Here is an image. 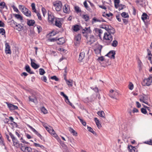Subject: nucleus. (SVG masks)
I'll return each instance as SVG.
<instances>
[{"label": "nucleus", "mask_w": 152, "mask_h": 152, "mask_svg": "<svg viewBox=\"0 0 152 152\" xmlns=\"http://www.w3.org/2000/svg\"><path fill=\"white\" fill-rule=\"evenodd\" d=\"M107 31L108 33L106 32L104 33L103 39L104 42L107 43V45H109L113 39L111 34H114L115 31L114 28L110 26Z\"/></svg>", "instance_id": "nucleus-1"}, {"label": "nucleus", "mask_w": 152, "mask_h": 152, "mask_svg": "<svg viewBox=\"0 0 152 152\" xmlns=\"http://www.w3.org/2000/svg\"><path fill=\"white\" fill-rule=\"evenodd\" d=\"M27 126L30 129L31 131H32L35 134L39 137L42 140L45 141L44 137H42L36 130L29 124H27Z\"/></svg>", "instance_id": "nucleus-2"}, {"label": "nucleus", "mask_w": 152, "mask_h": 152, "mask_svg": "<svg viewBox=\"0 0 152 152\" xmlns=\"http://www.w3.org/2000/svg\"><path fill=\"white\" fill-rule=\"evenodd\" d=\"M54 6L55 7L56 11H59L61 10L62 5L61 2L60 1H57L53 4Z\"/></svg>", "instance_id": "nucleus-3"}, {"label": "nucleus", "mask_w": 152, "mask_h": 152, "mask_svg": "<svg viewBox=\"0 0 152 152\" xmlns=\"http://www.w3.org/2000/svg\"><path fill=\"white\" fill-rule=\"evenodd\" d=\"M115 51L114 50H112L109 51L105 56L109 57L111 59H114L115 58Z\"/></svg>", "instance_id": "nucleus-4"}, {"label": "nucleus", "mask_w": 152, "mask_h": 152, "mask_svg": "<svg viewBox=\"0 0 152 152\" xmlns=\"http://www.w3.org/2000/svg\"><path fill=\"white\" fill-rule=\"evenodd\" d=\"M5 51L7 54H11V52L10 49V47L8 43H6L5 44Z\"/></svg>", "instance_id": "nucleus-5"}, {"label": "nucleus", "mask_w": 152, "mask_h": 152, "mask_svg": "<svg viewBox=\"0 0 152 152\" xmlns=\"http://www.w3.org/2000/svg\"><path fill=\"white\" fill-rule=\"evenodd\" d=\"M48 21L50 23H51V24L53 23L55 18L54 16L51 14H49V13H48Z\"/></svg>", "instance_id": "nucleus-6"}, {"label": "nucleus", "mask_w": 152, "mask_h": 152, "mask_svg": "<svg viewBox=\"0 0 152 152\" xmlns=\"http://www.w3.org/2000/svg\"><path fill=\"white\" fill-rule=\"evenodd\" d=\"M62 23H61L60 19L59 18H56L55 20V25L59 28H61L62 27Z\"/></svg>", "instance_id": "nucleus-7"}, {"label": "nucleus", "mask_w": 152, "mask_h": 152, "mask_svg": "<svg viewBox=\"0 0 152 152\" xmlns=\"http://www.w3.org/2000/svg\"><path fill=\"white\" fill-rule=\"evenodd\" d=\"M69 5L68 4H66L63 7V10L64 12L66 13H69Z\"/></svg>", "instance_id": "nucleus-8"}, {"label": "nucleus", "mask_w": 152, "mask_h": 152, "mask_svg": "<svg viewBox=\"0 0 152 152\" xmlns=\"http://www.w3.org/2000/svg\"><path fill=\"white\" fill-rule=\"evenodd\" d=\"M23 13L26 16L30 17L31 16V12L27 8H26L24 11H22Z\"/></svg>", "instance_id": "nucleus-9"}, {"label": "nucleus", "mask_w": 152, "mask_h": 152, "mask_svg": "<svg viewBox=\"0 0 152 152\" xmlns=\"http://www.w3.org/2000/svg\"><path fill=\"white\" fill-rule=\"evenodd\" d=\"M7 104L8 107L10 110H15L17 109L18 108V107L17 106L10 103L8 104L7 103Z\"/></svg>", "instance_id": "nucleus-10"}, {"label": "nucleus", "mask_w": 152, "mask_h": 152, "mask_svg": "<svg viewBox=\"0 0 152 152\" xmlns=\"http://www.w3.org/2000/svg\"><path fill=\"white\" fill-rule=\"evenodd\" d=\"M91 31L90 29V27L88 28L85 27L84 29L82 30V33L83 34H84L85 33H91Z\"/></svg>", "instance_id": "nucleus-11"}, {"label": "nucleus", "mask_w": 152, "mask_h": 152, "mask_svg": "<svg viewBox=\"0 0 152 152\" xmlns=\"http://www.w3.org/2000/svg\"><path fill=\"white\" fill-rule=\"evenodd\" d=\"M85 56V53L83 52L80 53L78 58V61L79 62H81L83 60Z\"/></svg>", "instance_id": "nucleus-12"}, {"label": "nucleus", "mask_w": 152, "mask_h": 152, "mask_svg": "<svg viewBox=\"0 0 152 152\" xmlns=\"http://www.w3.org/2000/svg\"><path fill=\"white\" fill-rule=\"evenodd\" d=\"M144 82L145 83L144 86L146 85L148 86H150L151 83V80L150 78H148L147 79H145L144 80Z\"/></svg>", "instance_id": "nucleus-13"}, {"label": "nucleus", "mask_w": 152, "mask_h": 152, "mask_svg": "<svg viewBox=\"0 0 152 152\" xmlns=\"http://www.w3.org/2000/svg\"><path fill=\"white\" fill-rule=\"evenodd\" d=\"M46 130L51 134L55 135L56 134L55 131L53 129H51L46 126H44Z\"/></svg>", "instance_id": "nucleus-14"}, {"label": "nucleus", "mask_w": 152, "mask_h": 152, "mask_svg": "<svg viewBox=\"0 0 152 152\" xmlns=\"http://www.w3.org/2000/svg\"><path fill=\"white\" fill-rule=\"evenodd\" d=\"M31 65L34 69H37L39 67V65L37 64L35 62L32 61V59H31Z\"/></svg>", "instance_id": "nucleus-15"}, {"label": "nucleus", "mask_w": 152, "mask_h": 152, "mask_svg": "<svg viewBox=\"0 0 152 152\" xmlns=\"http://www.w3.org/2000/svg\"><path fill=\"white\" fill-rule=\"evenodd\" d=\"M58 42H57V44L58 45H62L65 43V41L64 38L63 37L58 38Z\"/></svg>", "instance_id": "nucleus-16"}, {"label": "nucleus", "mask_w": 152, "mask_h": 152, "mask_svg": "<svg viewBox=\"0 0 152 152\" xmlns=\"http://www.w3.org/2000/svg\"><path fill=\"white\" fill-rule=\"evenodd\" d=\"M25 70L26 71V72L29 73L30 74H34V72L31 71V69L30 68V67L28 64L26 65L25 66Z\"/></svg>", "instance_id": "nucleus-17"}, {"label": "nucleus", "mask_w": 152, "mask_h": 152, "mask_svg": "<svg viewBox=\"0 0 152 152\" xmlns=\"http://www.w3.org/2000/svg\"><path fill=\"white\" fill-rule=\"evenodd\" d=\"M9 135L11 137L13 142V143H15L16 142H18L19 141L14 136V135L12 134L11 132H10L9 133Z\"/></svg>", "instance_id": "nucleus-18"}, {"label": "nucleus", "mask_w": 152, "mask_h": 152, "mask_svg": "<svg viewBox=\"0 0 152 152\" xmlns=\"http://www.w3.org/2000/svg\"><path fill=\"white\" fill-rule=\"evenodd\" d=\"M21 150L25 152H31L32 151L31 148L29 147L28 146L25 147L24 149H22L21 148Z\"/></svg>", "instance_id": "nucleus-19"}, {"label": "nucleus", "mask_w": 152, "mask_h": 152, "mask_svg": "<svg viewBox=\"0 0 152 152\" xmlns=\"http://www.w3.org/2000/svg\"><path fill=\"white\" fill-rule=\"evenodd\" d=\"M29 99L30 101L34 102V103L37 104V99L35 97H33L31 98V96L29 97Z\"/></svg>", "instance_id": "nucleus-20"}, {"label": "nucleus", "mask_w": 152, "mask_h": 152, "mask_svg": "<svg viewBox=\"0 0 152 152\" xmlns=\"http://www.w3.org/2000/svg\"><path fill=\"white\" fill-rule=\"evenodd\" d=\"M5 7L7 8V7L5 3L4 2L0 3V11L1 12L2 11V9Z\"/></svg>", "instance_id": "nucleus-21"}, {"label": "nucleus", "mask_w": 152, "mask_h": 152, "mask_svg": "<svg viewBox=\"0 0 152 152\" xmlns=\"http://www.w3.org/2000/svg\"><path fill=\"white\" fill-rule=\"evenodd\" d=\"M110 25H108L106 24L101 25H100V28L104 29L107 31L109 28V26Z\"/></svg>", "instance_id": "nucleus-22"}, {"label": "nucleus", "mask_w": 152, "mask_h": 152, "mask_svg": "<svg viewBox=\"0 0 152 152\" xmlns=\"http://www.w3.org/2000/svg\"><path fill=\"white\" fill-rule=\"evenodd\" d=\"M148 18H149V16L147 14L145 13H144L142 14V15L141 18L143 21H144Z\"/></svg>", "instance_id": "nucleus-23"}, {"label": "nucleus", "mask_w": 152, "mask_h": 152, "mask_svg": "<svg viewBox=\"0 0 152 152\" xmlns=\"http://www.w3.org/2000/svg\"><path fill=\"white\" fill-rule=\"evenodd\" d=\"M35 23L34 20H29L27 21V24L29 26H33Z\"/></svg>", "instance_id": "nucleus-24"}, {"label": "nucleus", "mask_w": 152, "mask_h": 152, "mask_svg": "<svg viewBox=\"0 0 152 152\" xmlns=\"http://www.w3.org/2000/svg\"><path fill=\"white\" fill-rule=\"evenodd\" d=\"M74 31L77 32L80 30L79 26L78 25H74L72 28Z\"/></svg>", "instance_id": "nucleus-25"}, {"label": "nucleus", "mask_w": 152, "mask_h": 152, "mask_svg": "<svg viewBox=\"0 0 152 152\" xmlns=\"http://www.w3.org/2000/svg\"><path fill=\"white\" fill-rule=\"evenodd\" d=\"M97 114L100 117H101L104 119L105 118V113L103 111H101L98 112Z\"/></svg>", "instance_id": "nucleus-26"}, {"label": "nucleus", "mask_w": 152, "mask_h": 152, "mask_svg": "<svg viewBox=\"0 0 152 152\" xmlns=\"http://www.w3.org/2000/svg\"><path fill=\"white\" fill-rule=\"evenodd\" d=\"M81 39V34H78L75 36V40L77 42H79L80 41Z\"/></svg>", "instance_id": "nucleus-27"}, {"label": "nucleus", "mask_w": 152, "mask_h": 152, "mask_svg": "<svg viewBox=\"0 0 152 152\" xmlns=\"http://www.w3.org/2000/svg\"><path fill=\"white\" fill-rule=\"evenodd\" d=\"M69 131L71 133H72L74 136H77V133L73 129L70 127L69 129Z\"/></svg>", "instance_id": "nucleus-28"}, {"label": "nucleus", "mask_w": 152, "mask_h": 152, "mask_svg": "<svg viewBox=\"0 0 152 152\" xmlns=\"http://www.w3.org/2000/svg\"><path fill=\"white\" fill-rule=\"evenodd\" d=\"M15 17L17 19H19L20 20H23V17L19 14H13Z\"/></svg>", "instance_id": "nucleus-29"}, {"label": "nucleus", "mask_w": 152, "mask_h": 152, "mask_svg": "<svg viewBox=\"0 0 152 152\" xmlns=\"http://www.w3.org/2000/svg\"><path fill=\"white\" fill-rule=\"evenodd\" d=\"M74 10L77 13L81 12V10L80 8L78 6H75L74 7Z\"/></svg>", "instance_id": "nucleus-30"}, {"label": "nucleus", "mask_w": 152, "mask_h": 152, "mask_svg": "<svg viewBox=\"0 0 152 152\" xmlns=\"http://www.w3.org/2000/svg\"><path fill=\"white\" fill-rule=\"evenodd\" d=\"M121 16L124 18H128L129 17V16L128 14L126 13V12H123L121 14Z\"/></svg>", "instance_id": "nucleus-31"}, {"label": "nucleus", "mask_w": 152, "mask_h": 152, "mask_svg": "<svg viewBox=\"0 0 152 152\" xmlns=\"http://www.w3.org/2000/svg\"><path fill=\"white\" fill-rule=\"evenodd\" d=\"M82 18L85 20L86 21H88L89 19V17L87 15H83Z\"/></svg>", "instance_id": "nucleus-32"}, {"label": "nucleus", "mask_w": 152, "mask_h": 152, "mask_svg": "<svg viewBox=\"0 0 152 152\" xmlns=\"http://www.w3.org/2000/svg\"><path fill=\"white\" fill-rule=\"evenodd\" d=\"M18 27H15V29H16V30H18V31H20L23 29V26L21 25L20 24H18Z\"/></svg>", "instance_id": "nucleus-33"}, {"label": "nucleus", "mask_w": 152, "mask_h": 152, "mask_svg": "<svg viewBox=\"0 0 152 152\" xmlns=\"http://www.w3.org/2000/svg\"><path fill=\"white\" fill-rule=\"evenodd\" d=\"M95 41V39L93 35L91 36L89 42L92 44Z\"/></svg>", "instance_id": "nucleus-34"}, {"label": "nucleus", "mask_w": 152, "mask_h": 152, "mask_svg": "<svg viewBox=\"0 0 152 152\" xmlns=\"http://www.w3.org/2000/svg\"><path fill=\"white\" fill-rule=\"evenodd\" d=\"M60 94L61 96H63L65 98V101H68V97L65 95L64 92H61L60 93Z\"/></svg>", "instance_id": "nucleus-35"}, {"label": "nucleus", "mask_w": 152, "mask_h": 152, "mask_svg": "<svg viewBox=\"0 0 152 152\" xmlns=\"http://www.w3.org/2000/svg\"><path fill=\"white\" fill-rule=\"evenodd\" d=\"M115 92L113 90H111L110 91V93L109 94V96L112 98H115V96L113 95V94Z\"/></svg>", "instance_id": "nucleus-36"}, {"label": "nucleus", "mask_w": 152, "mask_h": 152, "mask_svg": "<svg viewBox=\"0 0 152 152\" xmlns=\"http://www.w3.org/2000/svg\"><path fill=\"white\" fill-rule=\"evenodd\" d=\"M118 44V42L116 40H114L111 44V45L113 47H116Z\"/></svg>", "instance_id": "nucleus-37"}, {"label": "nucleus", "mask_w": 152, "mask_h": 152, "mask_svg": "<svg viewBox=\"0 0 152 152\" xmlns=\"http://www.w3.org/2000/svg\"><path fill=\"white\" fill-rule=\"evenodd\" d=\"M90 88L94 90L96 93H98L99 92V89L96 86L94 88L93 87H91Z\"/></svg>", "instance_id": "nucleus-38"}, {"label": "nucleus", "mask_w": 152, "mask_h": 152, "mask_svg": "<svg viewBox=\"0 0 152 152\" xmlns=\"http://www.w3.org/2000/svg\"><path fill=\"white\" fill-rule=\"evenodd\" d=\"M0 34L2 35H4V37H5V31L4 29L3 28H0Z\"/></svg>", "instance_id": "nucleus-39"}, {"label": "nucleus", "mask_w": 152, "mask_h": 152, "mask_svg": "<svg viewBox=\"0 0 152 152\" xmlns=\"http://www.w3.org/2000/svg\"><path fill=\"white\" fill-rule=\"evenodd\" d=\"M31 7L33 11V12L36 13L37 11L35 8V4L34 3H32L31 4Z\"/></svg>", "instance_id": "nucleus-40"}, {"label": "nucleus", "mask_w": 152, "mask_h": 152, "mask_svg": "<svg viewBox=\"0 0 152 152\" xmlns=\"http://www.w3.org/2000/svg\"><path fill=\"white\" fill-rule=\"evenodd\" d=\"M134 148V147L132 146L129 145L128 147V149L129 152H135L133 150V148Z\"/></svg>", "instance_id": "nucleus-41"}, {"label": "nucleus", "mask_w": 152, "mask_h": 152, "mask_svg": "<svg viewBox=\"0 0 152 152\" xmlns=\"http://www.w3.org/2000/svg\"><path fill=\"white\" fill-rule=\"evenodd\" d=\"M41 111L44 114H46L48 113V111L44 107H42L41 108Z\"/></svg>", "instance_id": "nucleus-42"}, {"label": "nucleus", "mask_w": 152, "mask_h": 152, "mask_svg": "<svg viewBox=\"0 0 152 152\" xmlns=\"http://www.w3.org/2000/svg\"><path fill=\"white\" fill-rule=\"evenodd\" d=\"M39 73L40 75H43L45 73V72L43 69L40 68L39 69Z\"/></svg>", "instance_id": "nucleus-43"}, {"label": "nucleus", "mask_w": 152, "mask_h": 152, "mask_svg": "<svg viewBox=\"0 0 152 152\" xmlns=\"http://www.w3.org/2000/svg\"><path fill=\"white\" fill-rule=\"evenodd\" d=\"M57 39H58V37H56L49 39L48 40L50 42H54L57 40Z\"/></svg>", "instance_id": "nucleus-44"}, {"label": "nucleus", "mask_w": 152, "mask_h": 152, "mask_svg": "<svg viewBox=\"0 0 152 152\" xmlns=\"http://www.w3.org/2000/svg\"><path fill=\"white\" fill-rule=\"evenodd\" d=\"M119 6V8L118 9L120 11L123 9L125 8L126 7V6L122 4H120Z\"/></svg>", "instance_id": "nucleus-45"}, {"label": "nucleus", "mask_w": 152, "mask_h": 152, "mask_svg": "<svg viewBox=\"0 0 152 152\" xmlns=\"http://www.w3.org/2000/svg\"><path fill=\"white\" fill-rule=\"evenodd\" d=\"M65 102L68 104H69L70 106H71L72 108H75V106L73 105V104L69 101V99H68V101H65Z\"/></svg>", "instance_id": "nucleus-46"}, {"label": "nucleus", "mask_w": 152, "mask_h": 152, "mask_svg": "<svg viewBox=\"0 0 152 152\" xmlns=\"http://www.w3.org/2000/svg\"><path fill=\"white\" fill-rule=\"evenodd\" d=\"M42 11L43 15V16L45 17L47 12L46 9L45 8L43 7L42 8Z\"/></svg>", "instance_id": "nucleus-47"}, {"label": "nucleus", "mask_w": 152, "mask_h": 152, "mask_svg": "<svg viewBox=\"0 0 152 152\" xmlns=\"http://www.w3.org/2000/svg\"><path fill=\"white\" fill-rule=\"evenodd\" d=\"M141 112L142 113H143V114H146V113H147V111L146 109L143 108H141Z\"/></svg>", "instance_id": "nucleus-48"}, {"label": "nucleus", "mask_w": 152, "mask_h": 152, "mask_svg": "<svg viewBox=\"0 0 152 152\" xmlns=\"http://www.w3.org/2000/svg\"><path fill=\"white\" fill-rule=\"evenodd\" d=\"M61 145L62 147L65 150L67 149L68 148L66 145L63 142H61Z\"/></svg>", "instance_id": "nucleus-49"}, {"label": "nucleus", "mask_w": 152, "mask_h": 152, "mask_svg": "<svg viewBox=\"0 0 152 152\" xmlns=\"http://www.w3.org/2000/svg\"><path fill=\"white\" fill-rule=\"evenodd\" d=\"M50 79L52 80H55L56 81H58L59 80V79L56 76H53L50 77Z\"/></svg>", "instance_id": "nucleus-50"}, {"label": "nucleus", "mask_w": 152, "mask_h": 152, "mask_svg": "<svg viewBox=\"0 0 152 152\" xmlns=\"http://www.w3.org/2000/svg\"><path fill=\"white\" fill-rule=\"evenodd\" d=\"M80 122L84 126L86 125V122L85 121H84L83 119H80Z\"/></svg>", "instance_id": "nucleus-51"}, {"label": "nucleus", "mask_w": 152, "mask_h": 152, "mask_svg": "<svg viewBox=\"0 0 152 152\" xmlns=\"http://www.w3.org/2000/svg\"><path fill=\"white\" fill-rule=\"evenodd\" d=\"M66 82L67 84L69 86L72 87V82L70 81V80H67V81H66Z\"/></svg>", "instance_id": "nucleus-52"}, {"label": "nucleus", "mask_w": 152, "mask_h": 152, "mask_svg": "<svg viewBox=\"0 0 152 152\" xmlns=\"http://www.w3.org/2000/svg\"><path fill=\"white\" fill-rule=\"evenodd\" d=\"M134 88V86L133 84L130 83L129 85V89L131 90H132Z\"/></svg>", "instance_id": "nucleus-53"}, {"label": "nucleus", "mask_w": 152, "mask_h": 152, "mask_svg": "<svg viewBox=\"0 0 152 152\" xmlns=\"http://www.w3.org/2000/svg\"><path fill=\"white\" fill-rule=\"evenodd\" d=\"M14 145L17 148H18L20 146V144L18 142H16L15 143H13Z\"/></svg>", "instance_id": "nucleus-54"}, {"label": "nucleus", "mask_w": 152, "mask_h": 152, "mask_svg": "<svg viewBox=\"0 0 152 152\" xmlns=\"http://www.w3.org/2000/svg\"><path fill=\"white\" fill-rule=\"evenodd\" d=\"M41 80L45 82H47V79L46 77L45 76H43L41 77Z\"/></svg>", "instance_id": "nucleus-55"}, {"label": "nucleus", "mask_w": 152, "mask_h": 152, "mask_svg": "<svg viewBox=\"0 0 152 152\" xmlns=\"http://www.w3.org/2000/svg\"><path fill=\"white\" fill-rule=\"evenodd\" d=\"M37 28L38 30L39 33L42 31V28L41 26H37Z\"/></svg>", "instance_id": "nucleus-56"}, {"label": "nucleus", "mask_w": 152, "mask_h": 152, "mask_svg": "<svg viewBox=\"0 0 152 152\" xmlns=\"http://www.w3.org/2000/svg\"><path fill=\"white\" fill-rule=\"evenodd\" d=\"M36 13L37 14V15L38 17V19L39 20H41L42 19L40 13H39V12H37Z\"/></svg>", "instance_id": "nucleus-57"}, {"label": "nucleus", "mask_w": 152, "mask_h": 152, "mask_svg": "<svg viewBox=\"0 0 152 152\" xmlns=\"http://www.w3.org/2000/svg\"><path fill=\"white\" fill-rule=\"evenodd\" d=\"M12 7L15 11L18 13L19 12V11L17 8L15 7L14 5L12 6Z\"/></svg>", "instance_id": "nucleus-58"}, {"label": "nucleus", "mask_w": 152, "mask_h": 152, "mask_svg": "<svg viewBox=\"0 0 152 152\" xmlns=\"http://www.w3.org/2000/svg\"><path fill=\"white\" fill-rule=\"evenodd\" d=\"M148 56V59L150 61L151 63L152 64V54L151 55H149Z\"/></svg>", "instance_id": "nucleus-59"}, {"label": "nucleus", "mask_w": 152, "mask_h": 152, "mask_svg": "<svg viewBox=\"0 0 152 152\" xmlns=\"http://www.w3.org/2000/svg\"><path fill=\"white\" fill-rule=\"evenodd\" d=\"M102 48V45H101L100 48H98L95 49L94 50L95 51H99V53H100L101 52V51Z\"/></svg>", "instance_id": "nucleus-60"}, {"label": "nucleus", "mask_w": 152, "mask_h": 152, "mask_svg": "<svg viewBox=\"0 0 152 152\" xmlns=\"http://www.w3.org/2000/svg\"><path fill=\"white\" fill-rule=\"evenodd\" d=\"M4 23L1 20H0V27H5Z\"/></svg>", "instance_id": "nucleus-61"}, {"label": "nucleus", "mask_w": 152, "mask_h": 152, "mask_svg": "<svg viewBox=\"0 0 152 152\" xmlns=\"http://www.w3.org/2000/svg\"><path fill=\"white\" fill-rule=\"evenodd\" d=\"M143 0H140L139 1V5H140L141 6H142L143 5Z\"/></svg>", "instance_id": "nucleus-62"}, {"label": "nucleus", "mask_w": 152, "mask_h": 152, "mask_svg": "<svg viewBox=\"0 0 152 152\" xmlns=\"http://www.w3.org/2000/svg\"><path fill=\"white\" fill-rule=\"evenodd\" d=\"M0 143L1 144H2L3 145H5V144L4 142V140L2 137L0 138Z\"/></svg>", "instance_id": "nucleus-63"}, {"label": "nucleus", "mask_w": 152, "mask_h": 152, "mask_svg": "<svg viewBox=\"0 0 152 152\" xmlns=\"http://www.w3.org/2000/svg\"><path fill=\"white\" fill-rule=\"evenodd\" d=\"M145 143L149 145H152V140H150V141H147V142H145Z\"/></svg>", "instance_id": "nucleus-64"}]
</instances>
